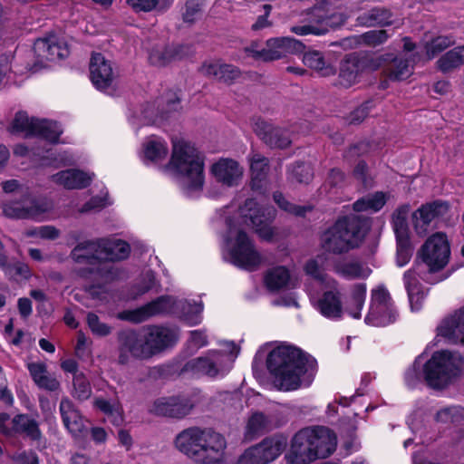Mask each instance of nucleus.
Instances as JSON below:
<instances>
[{
    "instance_id": "nucleus-6",
    "label": "nucleus",
    "mask_w": 464,
    "mask_h": 464,
    "mask_svg": "<svg viewBox=\"0 0 464 464\" xmlns=\"http://www.w3.org/2000/svg\"><path fill=\"white\" fill-rule=\"evenodd\" d=\"M342 8L337 0H315L312 8L301 14L302 24L292 26L290 31L297 35H324L346 22L349 14Z\"/></svg>"
},
{
    "instance_id": "nucleus-43",
    "label": "nucleus",
    "mask_w": 464,
    "mask_h": 464,
    "mask_svg": "<svg viewBox=\"0 0 464 464\" xmlns=\"http://www.w3.org/2000/svg\"><path fill=\"white\" fill-rule=\"evenodd\" d=\"M303 63L321 76L326 77L335 73L334 66L325 61L323 53L318 51L305 53L303 57Z\"/></svg>"
},
{
    "instance_id": "nucleus-38",
    "label": "nucleus",
    "mask_w": 464,
    "mask_h": 464,
    "mask_svg": "<svg viewBox=\"0 0 464 464\" xmlns=\"http://www.w3.org/2000/svg\"><path fill=\"white\" fill-rule=\"evenodd\" d=\"M179 100L175 93L169 94L165 100L167 111H160L155 104H147L141 111V121L144 124H160L168 119L167 113L175 111L179 108Z\"/></svg>"
},
{
    "instance_id": "nucleus-40",
    "label": "nucleus",
    "mask_w": 464,
    "mask_h": 464,
    "mask_svg": "<svg viewBox=\"0 0 464 464\" xmlns=\"http://www.w3.org/2000/svg\"><path fill=\"white\" fill-rule=\"evenodd\" d=\"M413 72V61L402 56L395 57L384 69L385 77L393 82L408 79Z\"/></svg>"
},
{
    "instance_id": "nucleus-39",
    "label": "nucleus",
    "mask_w": 464,
    "mask_h": 464,
    "mask_svg": "<svg viewBox=\"0 0 464 464\" xmlns=\"http://www.w3.org/2000/svg\"><path fill=\"white\" fill-rule=\"evenodd\" d=\"M404 285L408 293L411 309L413 312L419 311L425 297V293L419 283L417 274L414 269H410L403 276Z\"/></svg>"
},
{
    "instance_id": "nucleus-59",
    "label": "nucleus",
    "mask_w": 464,
    "mask_h": 464,
    "mask_svg": "<svg viewBox=\"0 0 464 464\" xmlns=\"http://www.w3.org/2000/svg\"><path fill=\"white\" fill-rule=\"evenodd\" d=\"M304 270L308 276L315 279L322 286L330 284L331 280H334L322 272L316 260L313 259L308 261L305 265Z\"/></svg>"
},
{
    "instance_id": "nucleus-63",
    "label": "nucleus",
    "mask_w": 464,
    "mask_h": 464,
    "mask_svg": "<svg viewBox=\"0 0 464 464\" xmlns=\"http://www.w3.org/2000/svg\"><path fill=\"white\" fill-rule=\"evenodd\" d=\"M208 344V335L201 330L191 331L188 340V348L198 351Z\"/></svg>"
},
{
    "instance_id": "nucleus-18",
    "label": "nucleus",
    "mask_w": 464,
    "mask_h": 464,
    "mask_svg": "<svg viewBox=\"0 0 464 464\" xmlns=\"http://www.w3.org/2000/svg\"><path fill=\"white\" fill-rule=\"evenodd\" d=\"M286 444V438L283 436L265 439L259 444L246 450L237 464H267L284 451Z\"/></svg>"
},
{
    "instance_id": "nucleus-55",
    "label": "nucleus",
    "mask_w": 464,
    "mask_h": 464,
    "mask_svg": "<svg viewBox=\"0 0 464 464\" xmlns=\"http://www.w3.org/2000/svg\"><path fill=\"white\" fill-rule=\"evenodd\" d=\"M73 396L78 400L88 399L92 394L90 382L82 373H76L73 378Z\"/></svg>"
},
{
    "instance_id": "nucleus-46",
    "label": "nucleus",
    "mask_w": 464,
    "mask_h": 464,
    "mask_svg": "<svg viewBox=\"0 0 464 464\" xmlns=\"http://www.w3.org/2000/svg\"><path fill=\"white\" fill-rule=\"evenodd\" d=\"M94 406L103 412L113 425L120 426L122 424L123 410L118 401H109L104 399H96Z\"/></svg>"
},
{
    "instance_id": "nucleus-62",
    "label": "nucleus",
    "mask_w": 464,
    "mask_h": 464,
    "mask_svg": "<svg viewBox=\"0 0 464 464\" xmlns=\"http://www.w3.org/2000/svg\"><path fill=\"white\" fill-rule=\"evenodd\" d=\"M26 236L53 240L59 237V230L53 226H42L27 230Z\"/></svg>"
},
{
    "instance_id": "nucleus-13",
    "label": "nucleus",
    "mask_w": 464,
    "mask_h": 464,
    "mask_svg": "<svg viewBox=\"0 0 464 464\" xmlns=\"http://www.w3.org/2000/svg\"><path fill=\"white\" fill-rule=\"evenodd\" d=\"M53 205L46 198H32L24 196L19 201L5 203L4 214L12 218H31L43 221L53 218Z\"/></svg>"
},
{
    "instance_id": "nucleus-35",
    "label": "nucleus",
    "mask_w": 464,
    "mask_h": 464,
    "mask_svg": "<svg viewBox=\"0 0 464 464\" xmlns=\"http://www.w3.org/2000/svg\"><path fill=\"white\" fill-rule=\"evenodd\" d=\"M60 412L64 426L72 435L74 437L80 436L85 430L83 418L68 398L62 399L60 402Z\"/></svg>"
},
{
    "instance_id": "nucleus-58",
    "label": "nucleus",
    "mask_w": 464,
    "mask_h": 464,
    "mask_svg": "<svg viewBox=\"0 0 464 464\" xmlns=\"http://www.w3.org/2000/svg\"><path fill=\"white\" fill-rule=\"evenodd\" d=\"M453 44L454 40L449 36H439L433 39L430 44L426 45L428 59L433 58L437 53H440Z\"/></svg>"
},
{
    "instance_id": "nucleus-24",
    "label": "nucleus",
    "mask_w": 464,
    "mask_h": 464,
    "mask_svg": "<svg viewBox=\"0 0 464 464\" xmlns=\"http://www.w3.org/2000/svg\"><path fill=\"white\" fill-rule=\"evenodd\" d=\"M119 362L127 363L130 357L147 359L151 357V352L147 345L145 336L140 337L133 331H126L120 334Z\"/></svg>"
},
{
    "instance_id": "nucleus-45",
    "label": "nucleus",
    "mask_w": 464,
    "mask_h": 464,
    "mask_svg": "<svg viewBox=\"0 0 464 464\" xmlns=\"http://www.w3.org/2000/svg\"><path fill=\"white\" fill-rule=\"evenodd\" d=\"M34 153L44 160V165L62 167L72 165L75 162V157L67 150L57 151L50 148L45 150L43 153L40 151Z\"/></svg>"
},
{
    "instance_id": "nucleus-10",
    "label": "nucleus",
    "mask_w": 464,
    "mask_h": 464,
    "mask_svg": "<svg viewBox=\"0 0 464 464\" xmlns=\"http://www.w3.org/2000/svg\"><path fill=\"white\" fill-rule=\"evenodd\" d=\"M239 353L234 343H227L226 350H208L200 356L188 361L182 367V372L196 377L221 379L232 369Z\"/></svg>"
},
{
    "instance_id": "nucleus-32",
    "label": "nucleus",
    "mask_w": 464,
    "mask_h": 464,
    "mask_svg": "<svg viewBox=\"0 0 464 464\" xmlns=\"http://www.w3.org/2000/svg\"><path fill=\"white\" fill-rule=\"evenodd\" d=\"M438 333L452 343L464 344V307L445 319L438 327Z\"/></svg>"
},
{
    "instance_id": "nucleus-9",
    "label": "nucleus",
    "mask_w": 464,
    "mask_h": 464,
    "mask_svg": "<svg viewBox=\"0 0 464 464\" xmlns=\"http://www.w3.org/2000/svg\"><path fill=\"white\" fill-rule=\"evenodd\" d=\"M463 372L464 357L457 351L435 352L422 365V378L427 385L440 391L454 384Z\"/></svg>"
},
{
    "instance_id": "nucleus-42",
    "label": "nucleus",
    "mask_w": 464,
    "mask_h": 464,
    "mask_svg": "<svg viewBox=\"0 0 464 464\" xmlns=\"http://www.w3.org/2000/svg\"><path fill=\"white\" fill-rule=\"evenodd\" d=\"M252 176L251 186L254 190L261 189L268 172V160L259 153H253L249 158Z\"/></svg>"
},
{
    "instance_id": "nucleus-30",
    "label": "nucleus",
    "mask_w": 464,
    "mask_h": 464,
    "mask_svg": "<svg viewBox=\"0 0 464 464\" xmlns=\"http://www.w3.org/2000/svg\"><path fill=\"white\" fill-rule=\"evenodd\" d=\"M255 132L270 147L285 148L291 140L285 130L258 120L254 124Z\"/></svg>"
},
{
    "instance_id": "nucleus-31",
    "label": "nucleus",
    "mask_w": 464,
    "mask_h": 464,
    "mask_svg": "<svg viewBox=\"0 0 464 464\" xmlns=\"http://www.w3.org/2000/svg\"><path fill=\"white\" fill-rule=\"evenodd\" d=\"M188 53V47L183 45H156L149 53L150 63L163 67L170 63L180 60Z\"/></svg>"
},
{
    "instance_id": "nucleus-19",
    "label": "nucleus",
    "mask_w": 464,
    "mask_h": 464,
    "mask_svg": "<svg viewBox=\"0 0 464 464\" xmlns=\"http://www.w3.org/2000/svg\"><path fill=\"white\" fill-rule=\"evenodd\" d=\"M0 433L5 436L19 434L32 440H39L42 437L39 422L24 413L13 418L7 413H0Z\"/></svg>"
},
{
    "instance_id": "nucleus-17",
    "label": "nucleus",
    "mask_w": 464,
    "mask_h": 464,
    "mask_svg": "<svg viewBox=\"0 0 464 464\" xmlns=\"http://www.w3.org/2000/svg\"><path fill=\"white\" fill-rule=\"evenodd\" d=\"M337 285L338 283L335 280H331L330 284L324 286L322 293L309 291L313 307L322 316L333 321L342 319L344 313Z\"/></svg>"
},
{
    "instance_id": "nucleus-7",
    "label": "nucleus",
    "mask_w": 464,
    "mask_h": 464,
    "mask_svg": "<svg viewBox=\"0 0 464 464\" xmlns=\"http://www.w3.org/2000/svg\"><path fill=\"white\" fill-rule=\"evenodd\" d=\"M368 230V221L358 215L341 218L322 235V247L334 254L348 252L360 246Z\"/></svg>"
},
{
    "instance_id": "nucleus-33",
    "label": "nucleus",
    "mask_w": 464,
    "mask_h": 464,
    "mask_svg": "<svg viewBox=\"0 0 464 464\" xmlns=\"http://www.w3.org/2000/svg\"><path fill=\"white\" fill-rule=\"evenodd\" d=\"M313 432V448L316 459H324L330 456L336 448L335 435L325 427L310 428Z\"/></svg>"
},
{
    "instance_id": "nucleus-15",
    "label": "nucleus",
    "mask_w": 464,
    "mask_h": 464,
    "mask_svg": "<svg viewBox=\"0 0 464 464\" xmlns=\"http://www.w3.org/2000/svg\"><path fill=\"white\" fill-rule=\"evenodd\" d=\"M418 255L430 272L443 269L450 257V246L447 236L441 232L431 235L422 245Z\"/></svg>"
},
{
    "instance_id": "nucleus-56",
    "label": "nucleus",
    "mask_w": 464,
    "mask_h": 464,
    "mask_svg": "<svg viewBox=\"0 0 464 464\" xmlns=\"http://www.w3.org/2000/svg\"><path fill=\"white\" fill-rule=\"evenodd\" d=\"M202 3L198 0H188L182 10V18L185 23L192 24L201 16Z\"/></svg>"
},
{
    "instance_id": "nucleus-23",
    "label": "nucleus",
    "mask_w": 464,
    "mask_h": 464,
    "mask_svg": "<svg viewBox=\"0 0 464 464\" xmlns=\"http://www.w3.org/2000/svg\"><path fill=\"white\" fill-rule=\"evenodd\" d=\"M195 401L187 396L162 397L157 399L150 411L156 415L180 419L190 413Z\"/></svg>"
},
{
    "instance_id": "nucleus-47",
    "label": "nucleus",
    "mask_w": 464,
    "mask_h": 464,
    "mask_svg": "<svg viewBox=\"0 0 464 464\" xmlns=\"http://www.w3.org/2000/svg\"><path fill=\"white\" fill-rule=\"evenodd\" d=\"M388 195L383 192H376L372 195L365 196L353 204V209L357 212L361 211H379L386 203Z\"/></svg>"
},
{
    "instance_id": "nucleus-22",
    "label": "nucleus",
    "mask_w": 464,
    "mask_h": 464,
    "mask_svg": "<svg viewBox=\"0 0 464 464\" xmlns=\"http://www.w3.org/2000/svg\"><path fill=\"white\" fill-rule=\"evenodd\" d=\"M313 438L314 435L310 428L299 430L293 437L290 450L285 455L289 464H309L315 460Z\"/></svg>"
},
{
    "instance_id": "nucleus-14",
    "label": "nucleus",
    "mask_w": 464,
    "mask_h": 464,
    "mask_svg": "<svg viewBox=\"0 0 464 464\" xmlns=\"http://www.w3.org/2000/svg\"><path fill=\"white\" fill-rule=\"evenodd\" d=\"M397 317L398 312L388 290L382 285L373 289L365 323L372 326H386L395 322Z\"/></svg>"
},
{
    "instance_id": "nucleus-37",
    "label": "nucleus",
    "mask_w": 464,
    "mask_h": 464,
    "mask_svg": "<svg viewBox=\"0 0 464 464\" xmlns=\"http://www.w3.org/2000/svg\"><path fill=\"white\" fill-rule=\"evenodd\" d=\"M334 271L340 276L348 279L367 278L372 273L371 268L357 260L341 259L334 264Z\"/></svg>"
},
{
    "instance_id": "nucleus-25",
    "label": "nucleus",
    "mask_w": 464,
    "mask_h": 464,
    "mask_svg": "<svg viewBox=\"0 0 464 464\" xmlns=\"http://www.w3.org/2000/svg\"><path fill=\"white\" fill-rule=\"evenodd\" d=\"M210 172L218 182L233 187L242 179L244 169L235 160L222 158L211 166Z\"/></svg>"
},
{
    "instance_id": "nucleus-60",
    "label": "nucleus",
    "mask_w": 464,
    "mask_h": 464,
    "mask_svg": "<svg viewBox=\"0 0 464 464\" xmlns=\"http://www.w3.org/2000/svg\"><path fill=\"white\" fill-rule=\"evenodd\" d=\"M274 200L281 209L295 216H304L307 210L304 207L296 206L287 201L279 192L274 194Z\"/></svg>"
},
{
    "instance_id": "nucleus-12",
    "label": "nucleus",
    "mask_w": 464,
    "mask_h": 464,
    "mask_svg": "<svg viewBox=\"0 0 464 464\" xmlns=\"http://www.w3.org/2000/svg\"><path fill=\"white\" fill-rule=\"evenodd\" d=\"M304 44L291 37H276L266 41L265 47H260L257 43H252L246 48V52L255 58L264 62L281 59L287 54L302 53Z\"/></svg>"
},
{
    "instance_id": "nucleus-64",
    "label": "nucleus",
    "mask_w": 464,
    "mask_h": 464,
    "mask_svg": "<svg viewBox=\"0 0 464 464\" xmlns=\"http://www.w3.org/2000/svg\"><path fill=\"white\" fill-rule=\"evenodd\" d=\"M292 176L298 182H308L313 177V170L310 165L301 163L295 166L292 170Z\"/></svg>"
},
{
    "instance_id": "nucleus-26",
    "label": "nucleus",
    "mask_w": 464,
    "mask_h": 464,
    "mask_svg": "<svg viewBox=\"0 0 464 464\" xmlns=\"http://www.w3.org/2000/svg\"><path fill=\"white\" fill-rule=\"evenodd\" d=\"M34 52L42 59L58 61L69 55V47L63 38L49 35L34 43Z\"/></svg>"
},
{
    "instance_id": "nucleus-49",
    "label": "nucleus",
    "mask_w": 464,
    "mask_h": 464,
    "mask_svg": "<svg viewBox=\"0 0 464 464\" xmlns=\"http://www.w3.org/2000/svg\"><path fill=\"white\" fill-rule=\"evenodd\" d=\"M173 2L174 0H127V4L135 12H164Z\"/></svg>"
},
{
    "instance_id": "nucleus-52",
    "label": "nucleus",
    "mask_w": 464,
    "mask_h": 464,
    "mask_svg": "<svg viewBox=\"0 0 464 464\" xmlns=\"http://www.w3.org/2000/svg\"><path fill=\"white\" fill-rule=\"evenodd\" d=\"M434 420L438 424H459L461 422L460 406L452 405L440 409L435 416Z\"/></svg>"
},
{
    "instance_id": "nucleus-27",
    "label": "nucleus",
    "mask_w": 464,
    "mask_h": 464,
    "mask_svg": "<svg viewBox=\"0 0 464 464\" xmlns=\"http://www.w3.org/2000/svg\"><path fill=\"white\" fill-rule=\"evenodd\" d=\"M168 155L169 147L166 140L151 135L143 141L140 157L145 165L160 167L166 160Z\"/></svg>"
},
{
    "instance_id": "nucleus-51",
    "label": "nucleus",
    "mask_w": 464,
    "mask_h": 464,
    "mask_svg": "<svg viewBox=\"0 0 464 464\" xmlns=\"http://www.w3.org/2000/svg\"><path fill=\"white\" fill-rule=\"evenodd\" d=\"M409 211L410 206L405 204L398 208L392 216V225L396 237H409L407 225V216Z\"/></svg>"
},
{
    "instance_id": "nucleus-48",
    "label": "nucleus",
    "mask_w": 464,
    "mask_h": 464,
    "mask_svg": "<svg viewBox=\"0 0 464 464\" xmlns=\"http://www.w3.org/2000/svg\"><path fill=\"white\" fill-rule=\"evenodd\" d=\"M366 296V285L365 284H357L353 288L352 294L349 297L347 303V312L348 314L355 318L359 319L361 317V311L363 307L364 301Z\"/></svg>"
},
{
    "instance_id": "nucleus-50",
    "label": "nucleus",
    "mask_w": 464,
    "mask_h": 464,
    "mask_svg": "<svg viewBox=\"0 0 464 464\" xmlns=\"http://www.w3.org/2000/svg\"><path fill=\"white\" fill-rule=\"evenodd\" d=\"M464 63V45L447 52L438 61L440 71L446 72Z\"/></svg>"
},
{
    "instance_id": "nucleus-53",
    "label": "nucleus",
    "mask_w": 464,
    "mask_h": 464,
    "mask_svg": "<svg viewBox=\"0 0 464 464\" xmlns=\"http://www.w3.org/2000/svg\"><path fill=\"white\" fill-rule=\"evenodd\" d=\"M267 426L266 417L260 412H255L249 418L246 428V437L247 440H253L256 435L263 432Z\"/></svg>"
},
{
    "instance_id": "nucleus-29",
    "label": "nucleus",
    "mask_w": 464,
    "mask_h": 464,
    "mask_svg": "<svg viewBox=\"0 0 464 464\" xmlns=\"http://www.w3.org/2000/svg\"><path fill=\"white\" fill-rule=\"evenodd\" d=\"M358 25L363 27H384L393 25L395 28L402 24V20L394 18L392 12L383 7H375L362 13L356 18Z\"/></svg>"
},
{
    "instance_id": "nucleus-28",
    "label": "nucleus",
    "mask_w": 464,
    "mask_h": 464,
    "mask_svg": "<svg viewBox=\"0 0 464 464\" xmlns=\"http://www.w3.org/2000/svg\"><path fill=\"white\" fill-rule=\"evenodd\" d=\"M151 355L172 346L178 341V333L173 328L150 326L144 334Z\"/></svg>"
},
{
    "instance_id": "nucleus-61",
    "label": "nucleus",
    "mask_w": 464,
    "mask_h": 464,
    "mask_svg": "<svg viewBox=\"0 0 464 464\" xmlns=\"http://www.w3.org/2000/svg\"><path fill=\"white\" fill-rule=\"evenodd\" d=\"M87 324L92 333L98 336H106L110 334L111 330L108 324L101 322L99 317L93 313L88 314Z\"/></svg>"
},
{
    "instance_id": "nucleus-5",
    "label": "nucleus",
    "mask_w": 464,
    "mask_h": 464,
    "mask_svg": "<svg viewBox=\"0 0 464 464\" xmlns=\"http://www.w3.org/2000/svg\"><path fill=\"white\" fill-rule=\"evenodd\" d=\"M203 158L197 149L184 140H174L171 158L164 169L177 176L188 197L200 191L204 184Z\"/></svg>"
},
{
    "instance_id": "nucleus-20",
    "label": "nucleus",
    "mask_w": 464,
    "mask_h": 464,
    "mask_svg": "<svg viewBox=\"0 0 464 464\" xmlns=\"http://www.w3.org/2000/svg\"><path fill=\"white\" fill-rule=\"evenodd\" d=\"M112 63L102 53H92L90 61V79L93 86L105 93H112L115 86Z\"/></svg>"
},
{
    "instance_id": "nucleus-1",
    "label": "nucleus",
    "mask_w": 464,
    "mask_h": 464,
    "mask_svg": "<svg viewBox=\"0 0 464 464\" xmlns=\"http://www.w3.org/2000/svg\"><path fill=\"white\" fill-rule=\"evenodd\" d=\"M275 218L273 207H260L254 198L246 199L235 216L226 218L227 231L224 236V258L238 267L256 269L262 258L242 225L251 227L262 239L272 241L276 236V228L271 226Z\"/></svg>"
},
{
    "instance_id": "nucleus-4",
    "label": "nucleus",
    "mask_w": 464,
    "mask_h": 464,
    "mask_svg": "<svg viewBox=\"0 0 464 464\" xmlns=\"http://www.w3.org/2000/svg\"><path fill=\"white\" fill-rule=\"evenodd\" d=\"M130 254L129 245L117 238H102L79 244L72 251V257L77 263H86L95 266L96 273L106 281L112 280L115 273L113 262L126 258Z\"/></svg>"
},
{
    "instance_id": "nucleus-21",
    "label": "nucleus",
    "mask_w": 464,
    "mask_h": 464,
    "mask_svg": "<svg viewBox=\"0 0 464 464\" xmlns=\"http://www.w3.org/2000/svg\"><path fill=\"white\" fill-rule=\"evenodd\" d=\"M449 209V205L442 201H433L424 204L416 209L411 216L412 227L415 233L424 237L433 227V222L443 216Z\"/></svg>"
},
{
    "instance_id": "nucleus-54",
    "label": "nucleus",
    "mask_w": 464,
    "mask_h": 464,
    "mask_svg": "<svg viewBox=\"0 0 464 464\" xmlns=\"http://www.w3.org/2000/svg\"><path fill=\"white\" fill-rule=\"evenodd\" d=\"M397 240V256L396 262L399 266H403L409 263L412 256V247L410 242V237H396Z\"/></svg>"
},
{
    "instance_id": "nucleus-16",
    "label": "nucleus",
    "mask_w": 464,
    "mask_h": 464,
    "mask_svg": "<svg viewBox=\"0 0 464 464\" xmlns=\"http://www.w3.org/2000/svg\"><path fill=\"white\" fill-rule=\"evenodd\" d=\"M389 55H382L368 59L356 54H349L342 61L339 72V84L349 88L357 83L364 72L368 69L375 71L388 60Z\"/></svg>"
},
{
    "instance_id": "nucleus-36",
    "label": "nucleus",
    "mask_w": 464,
    "mask_h": 464,
    "mask_svg": "<svg viewBox=\"0 0 464 464\" xmlns=\"http://www.w3.org/2000/svg\"><path fill=\"white\" fill-rule=\"evenodd\" d=\"M92 176L79 169H67L52 176V179L67 189H79L87 187Z\"/></svg>"
},
{
    "instance_id": "nucleus-57",
    "label": "nucleus",
    "mask_w": 464,
    "mask_h": 464,
    "mask_svg": "<svg viewBox=\"0 0 464 464\" xmlns=\"http://www.w3.org/2000/svg\"><path fill=\"white\" fill-rule=\"evenodd\" d=\"M387 30H372L361 35L362 41L370 46H377L384 44L391 37Z\"/></svg>"
},
{
    "instance_id": "nucleus-34",
    "label": "nucleus",
    "mask_w": 464,
    "mask_h": 464,
    "mask_svg": "<svg viewBox=\"0 0 464 464\" xmlns=\"http://www.w3.org/2000/svg\"><path fill=\"white\" fill-rule=\"evenodd\" d=\"M202 74L208 77L231 83L239 77V70L231 64L222 63L219 61H207L200 67Z\"/></svg>"
},
{
    "instance_id": "nucleus-11",
    "label": "nucleus",
    "mask_w": 464,
    "mask_h": 464,
    "mask_svg": "<svg viewBox=\"0 0 464 464\" xmlns=\"http://www.w3.org/2000/svg\"><path fill=\"white\" fill-rule=\"evenodd\" d=\"M9 130L13 134H22L24 137L36 136L49 143L57 142L63 132L56 121L30 119L24 111L15 114Z\"/></svg>"
},
{
    "instance_id": "nucleus-44",
    "label": "nucleus",
    "mask_w": 464,
    "mask_h": 464,
    "mask_svg": "<svg viewBox=\"0 0 464 464\" xmlns=\"http://www.w3.org/2000/svg\"><path fill=\"white\" fill-rule=\"evenodd\" d=\"M265 284L270 291H277L291 285L289 271L285 266L270 269L265 276Z\"/></svg>"
},
{
    "instance_id": "nucleus-2",
    "label": "nucleus",
    "mask_w": 464,
    "mask_h": 464,
    "mask_svg": "<svg viewBox=\"0 0 464 464\" xmlns=\"http://www.w3.org/2000/svg\"><path fill=\"white\" fill-rule=\"evenodd\" d=\"M266 365L275 385L284 392L308 387L316 372V361L287 343L277 345L268 353Z\"/></svg>"
},
{
    "instance_id": "nucleus-8",
    "label": "nucleus",
    "mask_w": 464,
    "mask_h": 464,
    "mask_svg": "<svg viewBox=\"0 0 464 464\" xmlns=\"http://www.w3.org/2000/svg\"><path fill=\"white\" fill-rule=\"evenodd\" d=\"M202 312L201 301L191 303L188 300L177 301L171 296H161L140 308L121 312L119 318L132 323H140L153 315L174 313L179 314L188 324L195 325L201 322Z\"/></svg>"
},
{
    "instance_id": "nucleus-41",
    "label": "nucleus",
    "mask_w": 464,
    "mask_h": 464,
    "mask_svg": "<svg viewBox=\"0 0 464 464\" xmlns=\"http://www.w3.org/2000/svg\"><path fill=\"white\" fill-rule=\"evenodd\" d=\"M28 371L35 384L47 391H56L60 382L52 374H49L46 365L43 362H30L27 364Z\"/></svg>"
},
{
    "instance_id": "nucleus-3",
    "label": "nucleus",
    "mask_w": 464,
    "mask_h": 464,
    "mask_svg": "<svg viewBox=\"0 0 464 464\" xmlns=\"http://www.w3.org/2000/svg\"><path fill=\"white\" fill-rule=\"evenodd\" d=\"M176 449L197 464H216L222 460L227 448L225 438L212 429L191 427L174 440Z\"/></svg>"
}]
</instances>
